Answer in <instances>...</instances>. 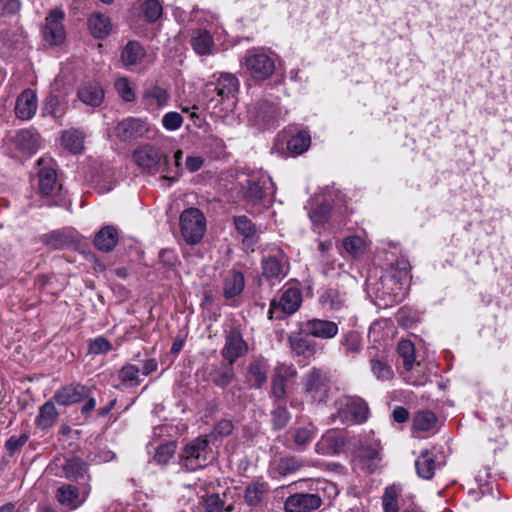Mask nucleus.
Returning <instances> with one entry per match:
<instances>
[{
    "instance_id": "obj_49",
    "label": "nucleus",
    "mask_w": 512,
    "mask_h": 512,
    "mask_svg": "<svg viewBox=\"0 0 512 512\" xmlns=\"http://www.w3.org/2000/svg\"><path fill=\"white\" fill-rule=\"evenodd\" d=\"M114 87L119 97L125 102H133L136 99V93L128 78L121 77L116 79Z\"/></svg>"
},
{
    "instance_id": "obj_59",
    "label": "nucleus",
    "mask_w": 512,
    "mask_h": 512,
    "mask_svg": "<svg viewBox=\"0 0 512 512\" xmlns=\"http://www.w3.org/2000/svg\"><path fill=\"white\" fill-rule=\"evenodd\" d=\"M110 342L104 337H97L89 345V353L102 354L111 350Z\"/></svg>"
},
{
    "instance_id": "obj_6",
    "label": "nucleus",
    "mask_w": 512,
    "mask_h": 512,
    "mask_svg": "<svg viewBox=\"0 0 512 512\" xmlns=\"http://www.w3.org/2000/svg\"><path fill=\"white\" fill-rule=\"evenodd\" d=\"M136 165L150 174L169 172V157L152 144L138 146L132 154Z\"/></svg>"
},
{
    "instance_id": "obj_27",
    "label": "nucleus",
    "mask_w": 512,
    "mask_h": 512,
    "mask_svg": "<svg viewBox=\"0 0 512 512\" xmlns=\"http://www.w3.org/2000/svg\"><path fill=\"white\" fill-rule=\"evenodd\" d=\"M346 293L337 287H328L321 291L319 303L326 309L339 311L346 306Z\"/></svg>"
},
{
    "instance_id": "obj_42",
    "label": "nucleus",
    "mask_w": 512,
    "mask_h": 512,
    "mask_svg": "<svg viewBox=\"0 0 512 512\" xmlns=\"http://www.w3.org/2000/svg\"><path fill=\"white\" fill-rule=\"evenodd\" d=\"M62 144L73 154L83 150L84 134L78 129L66 130L62 133Z\"/></svg>"
},
{
    "instance_id": "obj_45",
    "label": "nucleus",
    "mask_w": 512,
    "mask_h": 512,
    "mask_svg": "<svg viewBox=\"0 0 512 512\" xmlns=\"http://www.w3.org/2000/svg\"><path fill=\"white\" fill-rule=\"evenodd\" d=\"M397 352L399 354V357L403 361V366L405 370H411L415 363L414 344L410 340H401L398 343Z\"/></svg>"
},
{
    "instance_id": "obj_54",
    "label": "nucleus",
    "mask_w": 512,
    "mask_h": 512,
    "mask_svg": "<svg viewBox=\"0 0 512 512\" xmlns=\"http://www.w3.org/2000/svg\"><path fill=\"white\" fill-rule=\"evenodd\" d=\"M302 466V460L296 456H287L280 460L278 470L281 474L287 475L298 471Z\"/></svg>"
},
{
    "instance_id": "obj_36",
    "label": "nucleus",
    "mask_w": 512,
    "mask_h": 512,
    "mask_svg": "<svg viewBox=\"0 0 512 512\" xmlns=\"http://www.w3.org/2000/svg\"><path fill=\"white\" fill-rule=\"evenodd\" d=\"M269 491L268 484L265 482L254 481L248 484L244 491V501L250 507L258 506Z\"/></svg>"
},
{
    "instance_id": "obj_19",
    "label": "nucleus",
    "mask_w": 512,
    "mask_h": 512,
    "mask_svg": "<svg viewBox=\"0 0 512 512\" xmlns=\"http://www.w3.org/2000/svg\"><path fill=\"white\" fill-rule=\"evenodd\" d=\"M303 328L309 336L322 340L333 339L339 332V326L336 322L319 318L306 321Z\"/></svg>"
},
{
    "instance_id": "obj_24",
    "label": "nucleus",
    "mask_w": 512,
    "mask_h": 512,
    "mask_svg": "<svg viewBox=\"0 0 512 512\" xmlns=\"http://www.w3.org/2000/svg\"><path fill=\"white\" fill-rule=\"evenodd\" d=\"M142 99L146 109L154 111L168 105L170 94L165 88L151 85L144 90Z\"/></svg>"
},
{
    "instance_id": "obj_33",
    "label": "nucleus",
    "mask_w": 512,
    "mask_h": 512,
    "mask_svg": "<svg viewBox=\"0 0 512 512\" xmlns=\"http://www.w3.org/2000/svg\"><path fill=\"white\" fill-rule=\"evenodd\" d=\"M417 475L425 480H430L435 474V455L429 450H423L415 461Z\"/></svg>"
},
{
    "instance_id": "obj_41",
    "label": "nucleus",
    "mask_w": 512,
    "mask_h": 512,
    "mask_svg": "<svg viewBox=\"0 0 512 512\" xmlns=\"http://www.w3.org/2000/svg\"><path fill=\"white\" fill-rule=\"evenodd\" d=\"M144 56L145 50L137 41H129L121 53V59L125 66L136 65Z\"/></svg>"
},
{
    "instance_id": "obj_62",
    "label": "nucleus",
    "mask_w": 512,
    "mask_h": 512,
    "mask_svg": "<svg viewBox=\"0 0 512 512\" xmlns=\"http://www.w3.org/2000/svg\"><path fill=\"white\" fill-rule=\"evenodd\" d=\"M60 104V101L58 99L57 96L55 95H50L46 98L45 102H44V112L46 114H50L52 116H57L58 115V106Z\"/></svg>"
},
{
    "instance_id": "obj_2",
    "label": "nucleus",
    "mask_w": 512,
    "mask_h": 512,
    "mask_svg": "<svg viewBox=\"0 0 512 512\" xmlns=\"http://www.w3.org/2000/svg\"><path fill=\"white\" fill-rule=\"evenodd\" d=\"M241 198L251 206H257L275 192L271 177L262 170L253 171L240 182Z\"/></svg>"
},
{
    "instance_id": "obj_13",
    "label": "nucleus",
    "mask_w": 512,
    "mask_h": 512,
    "mask_svg": "<svg viewBox=\"0 0 512 512\" xmlns=\"http://www.w3.org/2000/svg\"><path fill=\"white\" fill-rule=\"evenodd\" d=\"M90 490L91 487L88 483L83 484L81 487H76L72 484H62L57 488L55 497L61 505L69 509H76L85 502Z\"/></svg>"
},
{
    "instance_id": "obj_53",
    "label": "nucleus",
    "mask_w": 512,
    "mask_h": 512,
    "mask_svg": "<svg viewBox=\"0 0 512 512\" xmlns=\"http://www.w3.org/2000/svg\"><path fill=\"white\" fill-rule=\"evenodd\" d=\"M41 240L46 246L55 250L61 249L67 244L66 235L60 231H52L45 234L42 236Z\"/></svg>"
},
{
    "instance_id": "obj_15",
    "label": "nucleus",
    "mask_w": 512,
    "mask_h": 512,
    "mask_svg": "<svg viewBox=\"0 0 512 512\" xmlns=\"http://www.w3.org/2000/svg\"><path fill=\"white\" fill-rule=\"evenodd\" d=\"M248 351V345L244 341L240 331L233 329L231 330L226 338L225 344L221 350V355L230 364H234L235 361L244 356Z\"/></svg>"
},
{
    "instance_id": "obj_21",
    "label": "nucleus",
    "mask_w": 512,
    "mask_h": 512,
    "mask_svg": "<svg viewBox=\"0 0 512 512\" xmlns=\"http://www.w3.org/2000/svg\"><path fill=\"white\" fill-rule=\"evenodd\" d=\"M190 45L199 56H210L215 51V42L212 34L203 28H197L191 32Z\"/></svg>"
},
{
    "instance_id": "obj_60",
    "label": "nucleus",
    "mask_w": 512,
    "mask_h": 512,
    "mask_svg": "<svg viewBox=\"0 0 512 512\" xmlns=\"http://www.w3.org/2000/svg\"><path fill=\"white\" fill-rule=\"evenodd\" d=\"M17 142L23 148L32 150L36 147L37 140L29 130H21L17 134Z\"/></svg>"
},
{
    "instance_id": "obj_22",
    "label": "nucleus",
    "mask_w": 512,
    "mask_h": 512,
    "mask_svg": "<svg viewBox=\"0 0 512 512\" xmlns=\"http://www.w3.org/2000/svg\"><path fill=\"white\" fill-rule=\"evenodd\" d=\"M38 107L37 95L32 89H25L16 99L15 113L21 120H30Z\"/></svg>"
},
{
    "instance_id": "obj_1",
    "label": "nucleus",
    "mask_w": 512,
    "mask_h": 512,
    "mask_svg": "<svg viewBox=\"0 0 512 512\" xmlns=\"http://www.w3.org/2000/svg\"><path fill=\"white\" fill-rule=\"evenodd\" d=\"M238 78L231 73L213 75V79L204 86V95L214 107L224 106L226 111L232 110L235 105L236 95L239 92Z\"/></svg>"
},
{
    "instance_id": "obj_8",
    "label": "nucleus",
    "mask_w": 512,
    "mask_h": 512,
    "mask_svg": "<svg viewBox=\"0 0 512 512\" xmlns=\"http://www.w3.org/2000/svg\"><path fill=\"white\" fill-rule=\"evenodd\" d=\"M181 234L190 245L198 244L206 231V218L198 208L185 209L179 217Z\"/></svg>"
},
{
    "instance_id": "obj_56",
    "label": "nucleus",
    "mask_w": 512,
    "mask_h": 512,
    "mask_svg": "<svg viewBox=\"0 0 512 512\" xmlns=\"http://www.w3.org/2000/svg\"><path fill=\"white\" fill-rule=\"evenodd\" d=\"M291 419V415L287 408L278 405L272 412V421L275 429H283L287 426Z\"/></svg>"
},
{
    "instance_id": "obj_64",
    "label": "nucleus",
    "mask_w": 512,
    "mask_h": 512,
    "mask_svg": "<svg viewBox=\"0 0 512 512\" xmlns=\"http://www.w3.org/2000/svg\"><path fill=\"white\" fill-rule=\"evenodd\" d=\"M329 443H331L330 438L323 435L315 444V452L320 455H333V449L329 448Z\"/></svg>"
},
{
    "instance_id": "obj_35",
    "label": "nucleus",
    "mask_w": 512,
    "mask_h": 512,
    "mask_svg": "<svg viewBox=\"0 0 512 512\" xmlns=\"http://www.w3.org/2000/svg\"><path fill=\"white\" fill-rule=\"evenodd\" d=\"M294 374V371L287 366L277 367L271 382V394L276 399H283L286 395V381Z\"/></svg>"
},
{
    "instance_id": "obj_25",
    "label": "nucleus",
    "mask_w": 512,
    "mask_h": 512,
    "mask_svg": "<svg viewBox=\"0 0 512 512\" xmlns=\"http://www.w3.org/2000/svg\"><path fill=\"white\" fill-rule=\"evenodd\" d=\"M118 240V229L115 226L106 225L95 234L93 243L99 251L108 253L116 247Z\"/></svg>"
},
{
    "instance_id": "obj_28",
    "label": "nucleus",
    "mask_w": 512,
    "mask_h": 512,
    "mask_svg": "<svg viewBox=\"0 0 512 512\" xmlns=\"http://www.w3.org/2000/svg\"><path fill=\"white\" fill-rule=\"evenodd\" d=\"M62 471L65 478L71 481H78L80 479L90 480L88 473V464L79 457H70L65 460L62 465Z\"/></svg>"
},
{
    "instance_id": "obj_34",
    "label": "nucleus",
    "mask_w": 512,
    "mask_h": 512,
    "mask_svg": "<svg viewBox=\"0 0 512 512\" xmlns=\"http://www.w3.org/2000/svg\"><path fill=\"white\" fill-rule=\"evenodd\" d=\"M268 365L263 360H253L247 367V380L251 387L259 389L267 381Z\"/></svg>"
},
{
    "instance_id": "obj_63",
    "label": "nucleus",
    "mask_w": 512,
    "mask_h": 512,
    "mask_svg": "<svg viewBox=\"0 0 512 512\" xmlns=\"http://www.w3.org/2000/svg\"><path fill=\"white\" fill-rule=\"evenodd\" d=\"M232 430L233 423L228 419H222L214 426V432L219 436H228Z\"/></svg>"
},
{
    "instance_id": "obj_16",
    "label": "nucleus",
    "mask_w": 512,
    "mask_h": 512,
    "mask_svg": "<svg viewBox=\"0 0 512 512\" xmlns=\"http://www.w3.org/2000/svg\"><path fill=\"white\" fill-rule=\"evenodd\" d=\"M410 266L407 261H398L396 263V272L385 279L386 284H391L393 291V301H401L405 295V289L410 284Z\"/></svg>"
},
{
    "instance_id": "obj_48",
    "label": "nucleus",
    "mask_w": 512,
    "mask_h": 512,
    "mask_svg": "<svg viewBox=\"0 0 512 512\" xmlns=\"http://www.w3.org/2000/svg\"><path fill=\"white\" fill-rule=\"evenodd\" d=\"M371 372L380 381L391 380L394 376V372L385 361L372 358L370 360Z\"/></svg>"
},
{
    "instance_id": "obj_40",
    "label": "nucleus",
    "mask_w": 512,
    "mask_h": 512,
    "mask_svg": "<svg viewBox=\"0 0 512 512\" xmlns=\"http://www.w3.org/2000/svg\"><path fill=\"white\" fill-rule=\"evenodd\" d=\"M437 417L429 410L418 411L413 418V429L415 432H434Z\"/></svg>"
},
{
    "instance_id": "obj_43",
    "label": "nucleus",
    "mask_w": 512,
    "mask_h": 512,
    "mask_svg": "<svg viewBox=\"0 0 512 512\" xmlns=\"http://www.w3.org/2000/svg\"><path fill=\"white\" fill-rule=\"evenodd\" d=\"M401 496V488L395 484L389 485L384 489L381 497L384 512H399V498Z\"/></svg>"
},
{
    "instance_id": "obj_12",
    "label": "nucleus",
    "mask_w": 512,
    "mask_h": 512,
    "mask_svg": "<svg viewBox=\"0 0 512 512\" xmlns=\"http://www.w3.org/2000/svg\"><path fill=\"white\" fill-rule=\"evenodd\" d=\"M262 276L275 285L282 281L288 274L289 266L286 257L280 249L274 254L263 257L261 261Z\"/></svg>"
},
{
    "instance_id": "obj_46",
    "label": "nucleus",
    "mask_w": 512,
    "mask_h": 512,
    "mask_svg": "<svg viewBox=\"0 0 512 512\" xmlns=\"http://www.w3.org/2000/svg\"><path fill=\"white\" fill-rule=\"evenodd\" d=\"M311 144V137L310 135L305 131H300L287 143V148L290 152L294 154H302L304 153Z\"/></svg>"
},
{
    "instance_id": "obj_18",
    "label": "nucleus",
    "mask_w": 512,
    "mask_h": 512,
    "mask_svg": "<svg viewBox=\"0 0 512 512\" xmlns=\"http://www.w3.org/2000/svg\"><path fill=\"white\" fill-rule=\"evenodd\" d=\"M91 394V389L80 383H73L59 388L54 399L61 406H70L76 404Z\"/></svg>"
},
{
    "instance_id": "obj_29",
    "label": "nucleus",
    "mask_w": 512,
    "mask_h": 512,
    "mask_svg": "<svg viewBox=\"0 0 512 512\" xmlns=\"http://www.w3.org/2000/svg\"><path fill=\"white\" fill-rule=\"evenodd\" d=\"M78 98L84 104L91 107H98L104 100V90L96 82H87L78 89Z\"/></svg>"
},
{
    "instance_id": "obj_39",
    "label": "nucleus",
    "mask_w": 512,
    "mask_h": 512,
    "mask_svg": "<svg viewBox=\"0 0 512 512\" xmlns=\"http://www.w3.org/2000/svg\"><path fill=\"white\" fill-rule=\"evenodd\" d=\"M88 26L92 35L98 39L108 36L112 29L110 19L101 13H93L88 20Z\"/></svg>"
},
{
    "instance_id": "obj_61",
    "label": "nucleus",
    "mask_w": 512,
    "mask_h": 512,
    "mask_svg": "<svg viewBox=\"0 0 512 512\" xmlns=\"http://www.w3.org/2000/svg\"><path fill=\"white\" fill-rule=\"evenodd\" d=\"M28 435L22 434L18 437L11 436L5 443V448L9 452V454H14L19 451L27 442Z\"/></svg>"
},
{
    "instance_id": "obj_52",
    "label": "nucleus",
    "mask_w": 512,
    "mask_h": 512,
    "mask_svg": "<svg viewBox=\"0 0 512 512\" xmlns=\"http://www.w3.org/2000/svg\"><path fill=\"white\" fill-rule=\"evenodd\" d=\"M331 213V206L328 203H323L309 212V217L315 226L324 225Z\"/></svg>"
},
{
    "instance_id": "obj_31",
    "label": "nucleus",
    "mask_w": 512,
    "mask_h": 512,
    "mask_svg": "<svg viewBox=\"0 0 512 512\" xmlns=\"http://www.w3.org/2000/svg\"><path fill=\"white\" fill-rule=\"evenodd\" d=\"M339 344L346 357L356 358L363 348L362 336L357 331H348L342 335Z\"/></svg>"
},
{
    "instance_id": "obj_30",
    "label": "nucleus",
    "mask_w": 512,
    "mask_h": 512,
    "mask_svg": "<svg viewBox=\"0 0 512 512\" xmlns=\"http://www.w3.org/2000/svg\"><path fill=\"white\" fill-rule=\"evenodd\" d=\"M288 342L293 355L297 357L310 359L317 351L316 342L300 334L289 336Z\"/></svg>"
},
{
    "instance_id": "obj_58",
    "label": "nucleus",
    "mask_w": 512,
    "mask_h": 512,
    "mask_svg": "<svg viewBox=\"0 0 512 512\" xmlns=\"http://www.w3.org/2000/svg\"><path fill=\"white\" fill-rule=\"evenodd\" d=\"M182 158H183V151L180 149L176 150L174 153V168H171L169 166L170 171L164 172L165 179L176 181L179 178V176L181 175V172H182Z\"/></svg>"
},
{
    "instance_id": "obj_38",
    "label": "nucleus",
    "mask_w": 512,
    "mask_h": 512,
    "mask_svg": "<svg viewBox=\"0 0 512 512\" xmlns=\"http://www.w3.org/2000/svg\"><path fill=\"white\" fill-rule=\"evenodd\" d=\"M58 412L54 403L45 402L39 409V413L35 419V425L41 430L51 428L57 421Z\"/></svg>"
},
{
    "instance_id": "obj_32",
    "label": "nucleus",
    "mask_w": 512,
    "mask_h": 512,
    "mask_svg": "<svg viewBox=\"0 0 512 512\" xmlns=\"http://www.w3.org/2000/svg\"><path fill=\"white\" fill-rule=\"evenodd\" d=\"M209 376L215 386L224 389L228 387L234 380L235 371L233 364L228 362L227 364L220 363L215 365L211 369Z\"/></svg>"
},
{
    "instance_id": "obj_51",
    "label": "nucleus",
    "mask_w": 512,
    "mask_h": 512,
    "mask_svg": "<svg viewBox=\"0 0 512 512\" xmlns=\"http://www.w3.org/2000/svg\"><path fill=\"white\" fill-rule=\"evenodd\" d=\"M142 12L149 22H155L161 17L163 8L158 0H146L142 4Z\"/></svg>"
},
{
    "instance_id": "obj_10",
    "label": "nucleus",
    "mask_w": 512,
    "mask_h": 512,
    "mask_svg": "<svg viewBox=\"0 0 512 512\" xmlns=\"http://www.w3.org/2000/svg\"><path fill=\"white\" fill-rule=\"evenodd\" d=\"M303 391L314 402L323 403L329 398L330 382L327 374L321 369L313 367L302 379Z\"/></svg>"
},
{
    "instance_id": "obj_7",
    "label": "nucleus",
    "mask_w": 512,
    "mask_h": 512,
    "mask_svg": "<svg viewBox=\"0 0 512 512\" xmlns=\"http://www.w3.org/2000/svg\"><path fill=\"white\" fill-rule=\"evenodd\" d=\"M315 492L295 493L288 496L284 502L285 512H313L322 505V497L319 491H325L327 488L335 489V487L325 480H316L314 482Z\"/></svg>"
},
{
    "instance_id": "obj_14",
    "label": "nucleus",
    "mask_w": 512,
    "mask_h": 512,
    "mask_svg": "<svg viewBox=\"0 0 512 512\" xmlns=\"http://www.w3.org/2000/svg\"><path fill=\"white\" fill-rule=\"evenodd\" d=\"M249 114L257 125L270 126L282 116V110L277 101L265 99L255 103Z\"/></svg>"
},
{
    "instance_id": "obj_11",
    "label": "nucleus",
    "mask_w": 512,
    "mask_h": 512,
    "mask_svg": "<svg viewBox=\"0 0 512 512\" xmlns=\"http://www.w3.org/2000/svg\"><path fill=\"white\" fill-rule=\"evenodd\" d=\"M302 304V295L298 288L284 290L279 300L273 299L268 310L269 319H283L294 314Z\"/></svg>"
},
{
    "instance_id": "obj_3",
    "label": "nucleus",
    "mask_w": 512,
    "mask_h": 512,
    "mask_svg": "<svg viewBox=\"0 0 512 512\" xmlns=\"http://www.w3.org/2000/svg\"><path fill=\"white\" fill-rule=\"evenodd\" d=\"M214 459L207 436H200L189 442L181 454L182 466L188 471L206 467Z\"/></svg>"
},
{
    "instance_id": "obj_17",
    "label": "nucleus",
    "mask_w": 512,
    "mask_h": 512,
    "mask_svg": "<svg viewBox=\"0 0 512 512\" xmlns=\"http://www.w3.org/2000/svg\"><path fill=\"white\" fill-rule=\"evenodd\" d=\"M63 19L64 13L58 9L52 10L46 17L43 36L52 45L60 44L65 38Z\"/></svg>"
},
{
    "instance_id": "obj_20",
    "label": "nucleus",
    "mask_w": 512,
    "mask_h": 512,
    "mask_svg": "<svg viewBox=\"0 0 512 512\" xmlns=\"http://www.w3.org/2000/svg\"><path fill=\"white\" fill-rule=\"evenodd\" d=\"M286 445L295 450L303 451L316 436L314 426L308 425L290 429L286 433Z\"/></svg>"
},
{
    "instance_id": "obj_4",
    "label": "nucleus",
    "mask_w": 512,
    "mask_h": 512,
    "mask_svg": "<svg viewBox=\"0 0 512 512\" xmlns=\"http://www.w3.org/2000/svg\"><path fill=\"white\" fill-rule=\"evenodd\" d=\"M336 413L334 419L341 424H359L367 420L369 409L364 400L354 396H341L335 403Z\"/></svg>"
},
{
    "instance_id": "obj_9",
    "label": "nucleus",
    "mask_w": 512,
    "mask_h": 512,
    "mask_svg": "<svg viewBox=\"0 0 512 512\" xmlns=\"http://www.w3.org/2000/svg\"><path fill=\"white\" fill-rule=\"evenodd\" d=\"M151 131V124L146 119L132 116L122 119L113 128L116 138L125 143L141 138H150L149 133Z\"/></svg>"
},
{
    "instance_id": "obj_23",
    "label": "nucleus",
    "mask_w": 512,
    "mask_h": 512,
    "mask_svg": "<svg viewBox=\"0 0 512 512\" xmlns=\"http://www.w3.org/2000/svg\"><path fill=\"white\" fill-rule=\"evenodd\" d=\"M38 191L43 197H52L60 189L57 182V173L53 167H40L37 172Z\"/></svg>"
},
{
    "instance_id": "obj_37",
    "label": "nucleus",
    "mask_w": 512,
    "mask_h": 512,
    "mask_svg": "<svg viewBox=\"0 0 512 512\" xmlns=\"http://www.w3.org/2000/svg\"><path fill=\"white\" fill-rule=\"evenodd\" d=\"M244 275L240 271H232L224 281L223 293L226 299H233L240 295L244 289Z\"/></svg>"
},
{
    "instance_id": "obj_50",
    "label": "nucleus",
    "mask_w": 512,
    "mask_h": 512,
    "mask_svg": "<svg viewBox=\"0 0 512 512\" xmlns=\"http://www.w3.org/2000/svg\"><path fill=\"white\" fill-rule=\"evenodd\" d=\"M176 445L174 442H166L156 448L154 460L157 464L165 465L175 454Z\"/></svg>"
},
{
    "instance_id": "obj_44",
    "label": "nucleus",
    "mask_w": 512,
    "mask_h": 512,
    "mask_svg": "<svg viewBox=\"0 0 512 512\" xmlns=\"http://www.w3.org/2000/svg\"><path fill=\"white\" fill-rule=\"evenodd\" d=\"M202 505L206 512H223L224 510L232 512L234 510V506L232 504L225 507L224 500L216 493L203 496Z\"/></svg>"
},
{
    "instance_id": "obj_55",
    "label": "nucleus",
    "mask_w": 512,
    "mask_h": 512,
    "mask_svg": "<svg viewBox=\"0 0 512 512\" xmlns=\"http://www.w3.org/2000/svg\"><path fill=\"white\" fill-rule=\"evenodd\" d=\"M183 116L175 111H170L162 117V126L167 131H176L183 124Z\"/></svg>"
},
{
    "instance_id": "obj_57",
    "label": "nucleus",
    "mask_w": 512,
    "mask_h": 512,
    "mask_svg": "<svg viewBox=\"0 0 512 512\" xmlns=\"http://www.w3.org/2000/svg\"><path fill=\"white\" fill-rule=\"evenodd\" d=\"M343 248L353 257H357L364 251V241L360 237L351 236L343 241Z\"/></svg>"
},
{
    "instance_id": "obj_47",
    "label": "nucleus",
    "mask_w": 512,
    "mask_h": 512,
    "mask_svg": "<svg viewBox=\"0 0 512 512\" xmlns=\"http://www.w3.org/2000/svg\"><path fill=\"white\" fill-rule=\"evenodd\" d=\"M139 374L140 370L136 365L127 363L119 370L118 377L125 385L134 387L141 382Z\"/></svg>"
},
{
    "instance_id": "obj_26",
    "label": "nucleus",
    "mask_w": 512,
    "mask_h": 512,
    "mask_svg": "<svg viewBox=\"0 0 512 512\" xmlns=\"http://www.w3.org/2000/svg\"><path fill=\"white\" fill-rule=\"evenodd\" d=\"M233 221L236 231L242 236L243 244L253 249L259 239L255 224L244 215L235 216Z\"/></svg>"
},
{
    "instance_id": "obj_5",
    "label": "nucleus",
    "mask_w": 512,
    "mask_h": 512,
    "mask_svg": "<svg viewBox=\"0 0 512 512\" xmlns=\"http://www.w3.org/2000/svg\"><path fill=\"white\" fill-rule=\"evenodd\" d=\"M243 66L251 77L262 81L270 78L275 71V55L263 48H252L246 51Z\"/></svg>"
}]
</instances>
